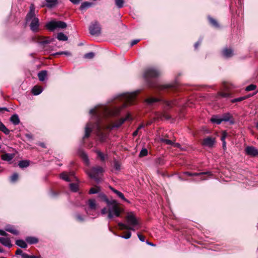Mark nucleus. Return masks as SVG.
Returning <instances> with one entry per match:
<instances>
[{"label":"nucleus","mask_w":258,"mask_h":258,"mask_svg":"<svg viewBox=\"0 0 258 258\" xmlns=\"http://www.w3.org/2000/svg\"><path fill=\"white\" fill-rule=\"evenodd\" d=\"M0 131L3 132L4 134L6 135H8L10 133V130L8 129L5 125H4V127H0Z\"/></svg>","instance_id":"nucleus-44"},{"label":"nucleus","mask_w":258,"mask_h":258,"mask_svg":"<svg viewBox=\"0 0 258 258\" xmlns=\"http://www.w3.org/2000/svg\"><path fill=\"white\" fill-rule=\"evenodd\" d=\"M144 127V124H141L139 126V127L137 128V130L138 131H139L140 130H141V128H142L143 127Z\"/></svg>","instance_id":"nucleus-63"},{"label":"nucleus","mask_w":258,"mask_h":258,"mask_svg":"<svg viewBox=\"0 0 258 258\" xmlns=\"http://www.w3.org/2000/svg\"><path fill=\"white\" fill-rule=\"evenodd\" d=\"M80 156L81 157V158L83 159L84 162L87 165H88L89 164V159H88V156L85 152H84L83 151H81L80 152Z\"/></svg>","instance_id":"nucleus-26"},{"label":"nucleus","mask_w":258,"mask_h":258,"mask_svg":"<svg viewBox=\"0 0 258 258\" xmlns=\"http://www.w3.org/2000/svg\"><path fill=\"white\" fill-rule=\"evenodd\" d=\"M92 3L88 2L83 3L80 6V10L82 11L85 10L86 9L92 6Z\"/></svg>","instance_id":"nucleus-27"},{"label":"nucleus","mask_w":258,"mask_h":258,"mask_svg":"<svg viewBox=\"0 0 258 258\" xmlns=\"http://www.w3.org/2000/svg\"><path fill=\"white\" fill-rule=\"evenodd\" d=\"M5 230L7 231H8L9 232H11V233L14 234V235H18L19 234V232L17 230L14 229V228L10 225L7 226L6 227Z\"/></svg>","instance_id":"nucleus-23"},{"label":"nucleus","mask_w":258,"mask_h":258,"mask_svg":"<svg viewBox=\"0 0 258 258\" xmlns=\"http://www.w3.org/2000/svg\"><path fill=\"white\" fill-rule=\"evenodd\" d=\"M94 53L91 52L85 54L84 57L86 59H92L94 57Z\"/></svg>","instance_id":"nucleus-40"},{"label":"nucleus","mask_w":258,"mask_h":258,"mask_svg":"<svg viewBox=\"0 0 258 258\" xmlns=\"http://www.w3.org/2000/svg\"><path fill=\"white\" fill-rule=\"evenodd\" d=\"M161 141L167 145H172V144H173V142L168 139H162Z\"/></svg>","instance_id":"nucleus-47"},{"label":"nucleus","mask_w":258,"mask_h":258,"mask_svg":"<svg viewBox=\"0 0 258 258\" xmlns=\"http://www.w3.org/2000/svg\"><path fill=\"white\" fill-rule=\"evenodd\" d=\"M245 153L252 157L258 156V150L253 146H248L245 149Z\"/></svg>","instance_id":"nucleus-10"},{"label":"nucleus","mask_w":258,"mask_h":258,"mask_svg":"<svg viewBox=\"0 0 258 258\" xmlns=\"http://www.w3.org/2000/svg\"><path fill=\"white\" fill-rule=\"evenodd\" d=\"M46 2V6L49 8H51L56 6L57 3V0H45Z\"/></svg>","instance_id":"nucleus-21"},{"label":"nucleus","mask_w":258,"mask_h":258,"mask_svg":"<svg viewBox=\"0 0 258 258\" xmlns=\"http://www.w3.org/2000/svg\"><path fill=\"white\" fill-rule=\"evenodd\" d=\"M60 177L61 179L68 182L73 181V178H75L74 172L69 173L63 172L60 174Z\"/></svg>","instance_id":"nucleus-11"},{"label":"nucleus","mask_w":258,"mask_h":258,"mask_svg":"<svg viewBox=\"0 0 258 258\" xmlns=\"http://www.w3.org/2000/svg\"><path fill=\"white\" fill-rule=\"evenodd\" d=\"M226 133H223L222 134V137H221V141H222V142H223V141H225V138H226Z\"/></svg>","instance_id":"nucleus-58"},{"label":"nucleus","mask_w":258,"mask_h":258,"mask_svg":"<svg viewBox=\"0 0 258 258\" xmlns=\"http://www.w3.org/2000/svg\"><path fill=\"white\" fill-rule=\"evenodd\" d=\"M166 104L169 107H172L175 104V103L173 102L169 101H166Z\"/></svg>","instance_id":"nucleus-51"},{"label":"nucleus","mask_w":258,"mask_h":258,"mask_svg":"<svg viewBox=\"0 0 258 258\" xmlns=\"http://www.w3.org/2000/svg\"><path fill=\"white\" fill-rule=\"evenodd\" d=\"M70 188L72 191L76 192L78 189V185L77 183H70Z\"/></svg>","instance_id":"nucleus-35"},{"label":"nucleus","mask_w":258,"mask_h":258,"mask_svg":"<svg viewBox=\"0 0 258 258\" xmlns=\"http://www.w3.org/2000/svg\"><path fill=\"white\" fill-rule=\"evenodd\" d=\"M147 154H148V150L144 148L141 151L140 154H139V156L140 157H142L147 156Z\"/></svg>","instance_id":"nucleus-42"},{"label":"nucleus","mask_w":258,"mask_h":258,"mask_svg":"<svg viewBox=\"0 0 258 258\" xmlns=\"http://www.w3.org/2000/svg\"><path fill=\"white\" fill-rule=\"evenodd\" d=\"M256 88V86L253 84H251L248 86H247L245 88V90L246 91H250L255 90Z\"/></svg>","instance_id":"nucleus-43"},{"label":"nucleus","mask_w":258,"mask_h":258,"mask_svg":"<svg viewBox=\"0 0 258 258\" xmlns=\"http://www.w3.org/2000/svg\"><path fill=\"white\" fill-rule=\"evenodd\" d=\"M172 146L176 147H179L180 145L179 143H175L173 142V144H172Z\"/></svg>","instance_id":"nucleus-60"},{"label":"nucleus","mask_w":258,"mask_h":258,"mask_svg":"<svg viewBox=\"0 0 258 258\" xmlns=\"http://www.w3.org/2000/svg\"><path fill=\"white\" fill-rule=\"evenodd\" d=\"M172 85H157L155 87L159 90H163L168 88H172Z\"/></svg>","instance_id":"nucleus-28"},{"label":"nucleus","mask_w":258,"mask_h":258,"mask_svg":"<svg viewBox=\"0 0 258 258\" xmlns=\"http://www.w3.org/2000/svg\"><path fill=\"white\" fill-rule=\"evenodd\" d=\"M126 223L118 224L121 230L126 229L135 231L140 228V223L133 212H128L125 216Z\"/></svg>","instance_id":"nucleus-2"},{"label":"nucleus","mask_w":258,"mask_h":258,"mask_svg":"<svg viewBox=\"0 0 258 258\" xmlns=\"http://www.w3.org/2000/svg\"><path fill=\"white\" fill-rule=\"evenodd\" d=\"M19 175L17 173H14L11 177V181L13 182H14L17 180L18 179Z\"/></svg>","instance_id":"nucleus-41"},{"label":"nucleus","mask_w":258,"mask_h":258,"mask_svg":"<svg viewBox=\"0 0 258 258\" xmlns=\"http://www.w3.org/2000/svg\"><path fill=\"white\" fill-rule=\"evenodd\" d=\"M22 258H30V256L25 253H23L21 255Z\"/></svg>","instance_id":"nucleus-56"},{"label":"nucleus","mask_w":258,"mask_h":258,"mask_svg":"<svg viewBox=\"0 0 258 258\" xmlns=\"http://www.w3.org/2000/svg\"><path fill=\"white\" fill-rule=\"evenodd\" d=\"M57 38L60 41H67L68 40V37L62 32L57 34Z\"/></svg>","instance_id":"nucleus-31"},{"label":"nucleus","mask_w":258,"mask_h":258,"mask_svg":"<svg viewBox=\"0 0 258 258\" xmlns=\"http://www.w3.org/2000/svg\"><path fill=\"white\" fill-rule=\"evenodd\" d=\"M63 54H65L68 56H70L71 55V53L69 51H63Z\"/></svg>","instance_id":"nucleus-61"},{"label":"nucleus","mask_w":258,"mask_h":258,"mask_svg":"<svg viewBox=\"0 0 258 258\" xmlns=\"http://www.w3.org/2000/svg\"><path fill=\"white\" fill-rule=\"evenodd\" d=\"M87 204L88 205V209L86 212L87 214H89V210H95L96 209L97 205L96 201L94 199H89L88 201Z\"/></svg>","instance_id":"nucleus-14"},{"label":"nucleus","mask_w":258,"mask_h":258,"mask_svg":"<svg viewBox=\"0 0 258 258\" xmlns=\"http://www.w3.org/2000/svg\"><path fill=\"white\" fill-rule=\"evenodd\" d=\"M202 42V40H199L197 42H196L195 44V47L197 49L199 45L201 44Z\"/></svg>","instance_id":"nucleus-55"},{"label":"nucleus","mask_w":258,"mask_h":258,"mask_svg":"<svg viewBox=\"0 0 258 258\" xmlns=\"http://www.w3.org/2000/svg\"><path fill=\"white\" fill-rule=\"evenodd\" d=\"M230 93L229 92H220L219 93V95L224 98L228 97L230 96Z\"/></svg>","instance_id":"nucleus-45"},{"label":"nucleus","mask_w":258,"mask_h":258,"mask_svg":"<svg viewBox=\"0 0 258 258\" xmlns=\"http://www.w3.org/2000/svg\"><path fill=\"white\" fill-rule=\"evenodd\" d=\"M42 91V89L40 86H36L32 89V93L35 95H38L40 94Z\"/></svg>","instance_id":"nucleus-24"},{"label":"nucleus","mask_w":258,"mask_h":258,"mask_svg":"<svg viewBox=\"0 0 258 258\" xmlns=\"http://www.w3.org/2000/svg\"><path fill=\"white\" fill-rule=\"evenodd\" d=\"M24 252L21 249H18L16 252L17 255H22Z\"/></svg>","instance_id":"nucleus-53"},{"label":"nucleus","mask_w":258,"mask_h":258,"mask_svg":"<svg viewBox=\"0 0 258 258\" xmlns=\"http://www.w3.org/2000/svg\"><path fill=\"white\" fill-rule=\"evenodd\" d=\"M223 55L226 58L230 57L233 55V51L230 48H225L222 51Z\"/></svg>","instance_id":"nucleus-17"},{"label":"nucleus","mask_w":258,"mask_h":258,"mask_svg":"<svg viewBox=\"0 0 258 258\" xmlns=\"http://www.w3.org/2000/svg\"><path fill=\"white\" fill-rule=\"evenodd\" d=\"M138 238H139V239H140L141 241H142V242H144V241H145V237L143 235H141V234H140L138 233Z\"/></svg>","instance_id":"nucleus-50"},{"label":"nucleus","mask_w":258,"mask_h":258,"mask_svg":"<svg viewBox=\"0 0 258 258\" xmlns=\"http://www.w3.org/2000/svg\"><path fill=\"white\" fill-rule=\"evenodd\" d=\"M38 76L40 81H43L47 76V72L46 71H41L38 73Z\"/></svg>","instance_id":"nucleus-25"},{"label":"nucleus","mask_w":258,"mask_h":258,"mask_svg":"<svg viewBox=\"0 0 258 258\" xmlns=\"http://www.w3.org/2000/svg\"><path fill=\"white\" fill-rule=\"evenodd\" d=\"M100 26L97 22L91 24L89 27V31L92 35H98L100 33Z\"/></svg>","instance_id":"nucleus-9"},{"label":"nucleus","mask_w":258,"mask_h":258,"mask_svg":"<svg viewBox=\"0 0 258 258\" xmlns=\"http://www.w3.org/2000/svg\"><path fill=\"white\" fill-rule=\"evenodd\" d=\"M131 232L130 231H127L126 232V234L124 235L120 236L121 238L127 239H129L131 237Z\"/></svg>","instance_id":"nucleus-46"},{"label":"nucleus","mask_w":258,"mask_h":258,"mask_svg":"<svg viewBox=\"0 0 258 258\" xmlns=\"http://www.w3.org/2000/svg\"><path fill=\"white\" fill-rule=\"evenodd\" d=\"M232 116L228 113H225V114H224L222 117H221V119H222V121H230L231 123H233V120H232Z\"/></svg>","instance_id":"nucleus-19"},{"label":"nucleus","mask_w":258,"mask_h":258,"mask_svg":"<svg viewBox=\"0 0 258 258\" xmlns=\"http://www.w3.org/2000/svg\"><path fill=\"white\" fill-rule=\"evenodd\" d=\"M39 145L43 148H45V144L43 143H40L39 144Z\"/></svg>","instance_id":"nucleus-64"},{"label":"nucleus","mask_w":258,"mask_h":258,"mask_svg":"<svg viewBox=\"0 0 258 258\" xmlns=\"http://www.w3.org/2000/svg\"><path fill=\"white\" fill-rule=\"evenodd\" d=\"M114 167L117 170H118L120 169V164L116 161H114Z\"/></svg>","instance_id":"nucleus-49"},{"label":"nucleus","mask_w":258,"mask_h":258,"mask_svg":"<svg viewBox=\"0 0 258 258\" xmlns=\"http://www.w3.org/2000/svg\"><path fill=\"white\" fill-rule=\"evenodd\" d=\"M103 172V168L99 166L93 167L89 171H87V174L91 178L94 179L97 182L100 181V176L102 175Z\"/></svg>","instance_id":"nucleus-6"},{"label":"nucleus","mask_w":258,"mask_h":258,"mask_svg":"<svg viewBox=\"0 0 258 258\" xmlns=\"http://www.w3.org/2000/svg\"><path fill=\"white\" fill-rule=\"evenodd\" d=\"M184 174L190 176H197L198 178L197 179V181H201L206 180L207 178L205 177L206 175L209 176H211V174L210 172H185Z\"/></svg>","instance_id":"nucleus-8"},{"label":"nucleus","mask_w":258,"mask_h":258,"mask_svg":"<svg viewBox=\"0 0 258 258\" xmlns=\"http://www.w3.org/2000/svg\"><path fill=\"white\" fill-rule=\"evenodd\" d=\"M29 161L27 160H22L19 163V166L21 168L27 167L29 165Z\"/></svg>","instance_id":"nucleus-32"},{"label":"nucleus","mask_w":258,"mask_h":258,"mask_svg":"<svg viewBox=\"0 0 258 258\" xmlns=\"http://www.w3.org/2000/svg\"><path fill=\"white\" fill-rule=\"evenodd\" d=\"M110 188L111 189V190L114 192L115 193L119 198H120L121 199H122V200L127 202V203H129V201L125 198L124 195H123L122 193H121V192L118 191L117 190L113 188V187L110 186Z\"/></svg>","instance_id":"nucleus-18"},{"label":"nucleus","mask_w":258,"mask_h":258,"mask_svg":"<svg viewBox=\"0 0 258 258\" xmlns=\"http://www.w3.org/2000/svg\"><path fill=\"white\" fill-rule=\"evenodd\" d=\"M35 41L41 44H48L52 41L54 39H50L49 37L37 36L35 38Z\"/></svg>","instance_id":"nucleus-12"},{"label":"nucleus","mask_w":258,"mask_h":258,"mask_svg":"<svg viewBox=\"0 0 258 258\" xmlns=\"http://www.w3.org/2000/svg\"><path fill=\"white\" fill-rule=\"evenodd\" d=\"M139 41L140 40L139 39L134 40L133 41H132L131 43V46H133V45L136 44L138 42H139Z\"/></svg>","instance_id":"nucleus-52"},{"label":"nucleus","mask_w":258,"mask_h":258,"mask_svg":"<svg viewBox=\"0 0 258 258\" xmlns=\"http://www.w3.org/2000/svg\"><path fill=\"white\" fill-rule=\"evenodd\" d=\"M102 215H105L106 214H109V207H107V208H104L101 210V211Z\"/></svg>","instance_id":"nucleus-48"},{"label":"nucleus","mask_w":258,"mask_h":258,"mask_svg":"<svg viewBox=\"0 0 258 258\" xmlns=\"http://www.w3.org/2000/svg\"><path fill=\"white\" fill-rule=\"evenodd\" d=\"M247 98V97L246 96H243V97H238V98H235V99H233L232 100H231V102L232 103H235V102H240L245 99Z\"/></svg>","instance_id":"nucleus-39"},{"label":"nucleus","mask_w":258,"mask_h":258,"mask_svg":"<svg viewBox=\"0 0 258 258\" xmlns=\"http://www.w3.org/2000/svg\"><path fill=\"white\" fill-rule=\"evenodd\" d=\"M100 190V188L98 186L92 187L89 190V193L90 194H94L99 192Z\"/></svg>","instance_id":"nucleus-34"},{"label":"nucleus","mask_w":258,"mask_h":258,"mask_svg":"<svg viewBox=\"0 0 258 258\" xmlns=\"http://www.w3.org/2000/svg\"><path fill=\"white\" fill-rule=\"evenodd\" d=\"M159 75L160 72L154 68H148L146 69L143 74L145 80L150 87H153V86L150 84L149 80L152 78H156Z\"/></svg>","instance_id":"nucleus-5"},{"label":"nucleus","mask_w":258,"mask_h":258,"mask_svg":"<svg viewBox=\"0 0 258 258\" xmlns=\"http://www.w3.org/2000/svg\"><path fill=\"white\" fill-rule=\"evenodd\" d=\"M0 235L3 236H7V233L4 230H0Z\"/></svg>","instance_id":"nucleus-59"},{"label":"nucleus","mask_w":258,"mask_h":258,"mask_svg":"<svg viewBox=\"0 0 258 258\" xmlns=\"http://www.w3.org/2000/svg\"><path fill=\"white\" fill-rule=\"evenodd\" d=\"M27 23L30 22V26L32 31L37 32L39 29V19L35 15V7L33 4L30 7V10L26 18Z\"/></svg>","instance_id":"nucleus-4"},{"label":"nucleus","mask_w":258,"mask_h":258,"mask_svg":"<svg viewBox=\"0 0 258 258\" xmlns=\"http://www.w3.org/2000/svg\"><path fill=\"white\" fill-rule=\"evenodd\" d=\"M10 121L15 125L19 124L20 121L17 114L13 115L10 118Z\"/></svg>","instance_id":"nucleus-20"},{"label":"nucleus","mask_w":258,"mask_h":258,"mask_svg":"<svg viewBox=\"0 0 258 258\" xmlns=\"http://www.w3.org/2000/svg\"><path fill=\"white\" fill-rule=\"evenodd\" d=\"M0 242L4 246L8 247H11L12 246L10 238L8 237H1Z\"/></svg>","instance_id":"nucleus-15"},{"label":"nucleus","mask_w":258,"mask_h":258,"mask_svg":"<svg viewBox=\"0 0 258 258\" xmlns=\"http://www.w3.org/2000/svg\"><path fill=\"white\" fill-rule=\"evenodd\" d=\"M14 157V154L5 153L1 156V158L4 161H10Z\"/></svg>","instance_id":"nucleus-16"},{"label":"nucleus","mask_w":258,"mask_h":258,"mask_svg":"<svg viewBox=\"0 0 258 258\" xmlns=\"http://www.w3.org/2000/svg\"><path fill=\"white\" fill-rule=\"evenodd\" d=\"M208 19L211 25H212L215 27H219V24L215 19H213L211 17H209Z\"/></svg>","instance_id":"nucleus-36"},{"label":"nucleus","mask_w":258,"mask_h":258,"mask_svg":"<svg viewBox=\"0 0 258 258\" xmlns=\"http://www.w3.org/2000/svg\"><path fill=\"white\" fill-rule=\"evenodd\" d=\"M96 153H97V157L100 159L101 161H104L105 160V155L102 152L97 150Z\"/></svg>","instance_id":"nucleus-37"},{"label":"nucleus","mask_w":258,"mask_h":258,"mask_svg":"<svg viewBox=\"0 0 258 258\" xmlns=\"http://www.w3.org/2000/svg\"><path fill=\"white\" fill-rule=\"evenodd\" d=\"M139 131H138V130L137 129L136 131H135L133 134V136L135 137L136 136H137V135L138 134V132H139Z\"/></svg>","instance_id":"nucleus-62"},{"label":"nucleus","mask_w":258,"mask_h":258,"mask_svg":"<svg viewBox=\"0 0 258 258\" xmlns=\"http://www.w3.org/2000/svg\"><path fill=\"white\" fill-rule=\"evenodd\" d=\"M74 4H78L81 0H70Z\"/></svg>","instance_id":"nucleus-57"},{"label":"nucleus","mask_w":258,"mask_h":258,"mask_svg":"<svg viewBox=\"0 0 258 258\" xmlns=\"http://www.w3.org/2000/svg\"><path fill=\"white\" fill-rule=\"evenodd\" d=\"M76 217L77 220H78L79 221H83V218L80 215H77Z\"/></svg>","instance_id":"nucleus-54"},{"label":"nucleus","mask_w":258,"mask_h":258,"mask_svg":"<svg viewBox=\"0 0 258 258\" xmlns=\"http://www.w3.org/2000/svg\"><path fill=\"white\" fill-rule=\"evenodd\" d=\"M159 101H160V99L156 98H150L146 100V102L149 104H152L153 103Z\"/></svg>","instance_id":"nucleus-33"},{"label":"nucleus","mask_w":258,"mask_h":258,"mask_svg":"<svg viewBox=\"0 0 258 258\" xmlns=\"http://www.w3.org/2000/svg\"><path fill=\"white\" fill-rule=\"evenodd\" d=\"M139 91L132 93H126L120 94L117 97V99L123 102L121 107L113 106L108 107L103 105H98L90 110V114L94 119L95 122L92 124L88 123L85 127V135L84 139L88 138L92 129H94L96 135L101 142H104L107 138V134L104 132L105 130L110 131L114 127H119L127 120L130 119L131 116L127 114L125 118H121L112 125L106 124L103 122V119L106 117L117 115L121 109L125 107L128 104H133L136 99V96Z\"/></svg>","instance_id":"nucleus-1"},{"label":"nucleus","mask_w":258,"mask_h":258,"mask_svg":"<svg viewBox=\"0 0 258 258\" xmlns=\"http://www.w3.org/2000/svg\"><path fill=\"white\" fill-rule=\"evenodd\" d=\"M215 142L214 138L211 137H207L205 138L203 141V145L208 147H213Z\"/></svg>","instance_id":"nucleus-13"},{"label":"nucleus","mask_w":258,"mask_h":258,"mask_svg":"<svg viewBox=\"0 0 258 258\" xmlns=\"http://www.w3.org/2000/svg\"><path fill=\"white\" fill-rule=\"evenodd\" d=\"M115 4L118 8L123 7L124 1L123 0H115Z\"/></svg>","instance_id":"nucleus-38"},{"label":"nucleus","mask_w":258,"mask_h":258,"mask_svg":"<svg viewBox=\"0 0 258 258\" xmlns=\"http://www.w3.org/2000/svg\"><path fill=\"white\" fill-rule=\"evenodd\" d=\"M26 241L29 244H35L38 242V239L33 237H28L26 239Z\"/></svg>","instance_id":"nucleus-30"},{"label":"nucleus","mask_w":258,"mask_h":258,"mask_svg":"<svg viewBox=\"0 0 258 258\" xmlns=\"http://www.w3.org/2000/svg\"><path fill=\"white\" fill-rule=\"evenodd\" d=\"M16 244L23 248H25L27 247V244L26 242L23 240H17L16 242Z\"/></svg>","instance_id":"nucleus-29"},{"label":"nucleus","mask_w":258,"mask_h":258,"mask_svg":"<svg viewBox=\"0 0 258 258\" xmlns=\"http://www.w3.org/2000/svg\"><path fill=\"white\" fill-rule=\"evenodd\" d=\"M211 121L213 123H216L217 124H219L221 123L222 121V119H221V117H219L217 115L213 116L211 119Z\"/></svg>","instance_id":"nucleus-22"},{"label":"nucleus","mask_w":258,"mask_h":258,"mask_svg":"<svg viewBox=\"0 0 258 258\" xmlns=\"http://www.w3.org/2000/svg\"><path fill=\"white\" fill-rule=\"evenodd\" d=\"M66 23L60 21H51L46 24V28L50 31H53L56 29H64L66 28Z\"/></svg>","instance_id":"nucleus-7"},{"label":"nucleus","mask_w":258,"mask_h":258,"mask_svg":"<svg viewBox=\"0 0 258 258\" xmlns=\"http://www.w3.org/2000/svg\"><path fill=\"white\" fill-rule=\"evenodd\" d=\"M99 197L107 203V207H109V214L107 216L109 219H111L114 217H118L120 216L122 209L119 207L116 200L109 201L104 194H100Z\"/></svg>","instance_id":"nucleus-3"}]
</instances>
